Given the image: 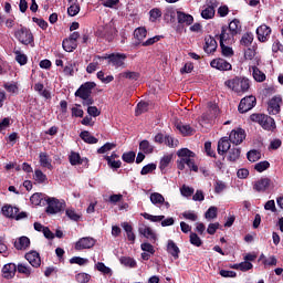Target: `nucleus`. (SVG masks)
Listing matches in <instances>:
<instances>
[{"instance_id": "31", "label": "nucleus", "mask_w": 283, "mask_h": 283, "mask_svg": "<svg viewBox=\"0 0 283 283\" xmlns=\"http://www.w3.org/2000/svg\"><path fill=\"white\" fill-rule=\"evenodd\" d=\"M235 36L234 34H231V31H229V28L227 25H223L221 28V34H220V45L222 43H227V41H231Z\"/></svg>"}, {"instance_id": "25", "label": "nucleus", "mask_w": 283, "mask_h": 283, "mask_svg": "<svg viewBox=\"0 0 283 283\" xmlns=\"http://www.w3.org/2000/svg\"><path fill=\"white\" fill-rule=\"evenodd\" d=\"M250 72H252V76L256 83H264L266 81V74L258 69V66H251Z\"/></svg>"}, {"instance_id": "24", "label": "nucleus", "mask_w": 283, "mask_h": 283, "mask_svg": "<svg viewBox=\"0 0 283 283\" xmlns=\"http://www.w3.org/2000/svg\"><path fill=\"white\" fill-rule=\"evenodd\" d=\"M216 8H218V3L213 2L211 6H208L206 9L201 11L202 19H213L216 17Z\"/></svg>"}, {"instance_id": "17", "label": "nucleus", "mask_w": 283, "mask_h": 283, "mask_svg": "<svg viewBox=\"0 0 283 283\" xmlns=\"http://www.w3.org/2000/svg\"><path fill=\"white\" fill-rule=\"evenodd\" d=\"M256 35L261 43L269 41V36H271V29L266 24H262L256 29Z\"/></svg>"}, {"instance_id": "9", "label": "nucleus", "mask_w": 283, "mask_h": 283, "mask_svg": "<svg viewBox=\"0 0 283 283\" xmlns=\"http://www.w3.org/2000/svg\"><path fill=\"white\" fill-rule=\"evenodd\" d=\"M255 103L256 98L253 95L243 97L239 104L240 114H247V112H251V109L255 107Z\"/></svg>"}, {"instance_id": "19", "label": "nucleus", "mask_w": 283, "mask_h": 283, "mask_svg": "<svg viewBox=\"0 0 283 283\" xmlns=\"http://www.w3.org/2000/svg\"><path fill=\"white\" fill-rule=\"evenodd\" d=\"M138 233L144 238H147V240L150 242H156L157 240L156 232H154V230L147 226H140L138 228Z\"/></svg>"}, {"instance_id": "35", "label": "nucleus", "mask_w": 283, "mask_h": 283, "mask_svg": "<svg viewBox=\"0 0 283 283\" xmlns=\"http://www.w3.org/2000/svg\"><path fill=\"white\" fill-rule=\"evenodd\" d=\"M70 164L75 167L76 165H83V159L81 158V154L76 151H71V155L69 156Z\"/></svg>"}, {"instance_id": "28", "label": "nucleus", "mask_w": 283, "mask_h": 283, "mask_svg": "<svg viewBox=\"0 0 283 283\" xmlns=\"http://www.w3.org/2000/svg\"><path fill=\"white\" fill-rule=\"evenodd\" d=\"M80 138H82V140L84 143H86L87 145H96L98 143V138L92 136V134L90 133V130H83L80 134Z\"/></svg>"}, {"instance_id": "29", "label": "nucleus", "mask_w": 283, "mask_h": 283, "mask_svg": "<svg viewBox=\"0 0 283 283\" xmlns=\"http://www.w3.org/2000/svg\"><path fill=\"white\" fill-rule=\"evenodd\" d=\"M229 32H231V34H240V32H242V23H240V20L238 19H233L228 27Z\"/></svg>"}, {"instance_id": "1", "label": "nucleus", "mask_w": 283, "mask_h": 283, "mask_svg": "<svg viewBox=\"0 0 283 283\" xmlns=\"http://www.w3.org/2000/svg\"><path fill=\"white\" fill-rule=\"evenodd\" d=\"M226 87L239 96L247 94L251 90V80L249 77L235 76L224 82Z\"/></svg>"}, {"instance_id": "5", "label": "nucleus", "mask_w": 283, "mask_h": 283, "mask_svg": "<svg viewBox=\"0 0 283 283\" xmlns=\"http://www.w3.org/2000/svg\"><path fill=\"white\" fill-rule=\"evenodd\" d=\"M14 36L22 45H32V43H34V34H32L30 29L23 25L14 32Z\"/></svg>"}, {"instance_id": "57", "label": "nucleus", "mask_w": 283, "mask_h": 283, "mask_svg": "<svg viewBox=\"0 0 283 283\" xmlns=\"http://www.w3.org/2000/svg\"><path fill=\"white\" fill-rule=\"evenodd\" d=\"M65 213L73 222H78L81 220V214L76 213L75 209H66Z\"/></svg>"}, {"instance_id": "14", "label": "nucleus", "mask_w": 283, "mask_h": 283, "mask_svg": "<svg viewBox=\"0 0 283 283\" xmlns=\"http://www.w3.org/2000/svg\"><path fill=\"white\" fill-rule=\"evenodd\" d=\"M24 258L34 269H39V266H41V255L39 254V252L30 251L24 255Z\"/></svg>"}, {"instance_id": "3", "label": "nucleus", "mask_w": 283, "mask_h": 283, "mask_svg": "<svg viewBox=\"0 0 283 283\" xmlns=\"http://www.w3.org/2000/svg\"><path fill=\"white\" fill-rule=\"evenodd\" d=\"M250 120H252V123H258L263 129H266L268 132H273V129H275V119L269 115L252 114L250 116Z\"/></svg>"}, {"instance_id": "62", "label": "nucleus", "mask_w": 283, "mask_h": 283, "mask_svg": "<svg viewBox=\"0 0 283 283\" xmlns=\"http://www.w3.org/2000/svg\"><path fill=\"white\" fill-rule=\"evenodd\" d=\"M179 132L182 134V136H193V128L189 125H179Z\"/></svg>"}, {"instance_id": "20", "label": "nucleus", "mask_w": 283, "mask_h": 283, "mask_svg": "<svg viewBox=\"0 0 283 283\" xmlns=\"http://www.w3.org/2000/svg\"><path fill=\"white\" fill-rule=\"evenodd\" d=\"M205 41H206L203 46L205 52L207 54H213V52L218 50V42L211 35L206 36Z\"/></svg>"}, {"instance_id": "30", "label": "nucleus", "mask_w": 283, "mask_h": 283, "mask_svg": "<svg viewBox=\"0 0 283 283\" xmlns=\"http://www.w3.org/2000/svg\"><path fill=\"white\" fill-rule=\"evenodd\" d=\"M124 231H126L127 240L134 244L136 242V234L134 233V228L128 222L122 223Z\"/></svg>"}, {"instance_id": "27", "label": "nucleus", "mask_w": 283, "mask_h": 283, "mask_svg": "<svg viewBox=\"0 0 283 283\" xmlns=\"http://www.w3.org/2000/svg\"><path fill=\"white\" fill-rule=\"evenodd\" d=\"M39 159H40L41 167H44L45 169H50V171L54 169V167L52 166V159H50V156L48 155V153H40Z\"/></svg>"}, {"instance_id": "45", "label": "nucleus", "mask_w": 283, "mask_h": 283, "mask_svg": "<svg viewBox=\"0 0 283 283\" xmlns=\"http://www.w3.org/2000/svg\"><path fill=\"white\" fill-rule=\"evenodd\" d=\"M122 78H127L128 81H138L140 78V74L134 71H126L120 73Z\"/></svg>"}, {"instance_id": "49", "label": "nucleus", "mask_w": 283, "mask_h": 283, "mask_svg": "<svg viewBox=\"0 0 283 283\" xmlns=\"http://www.w3.org/2000/svg\"><path fill=\"white\" fill-rule=\"evenodd\" d=\"M134 36H135V39H137V41H143L144 39H147V29H145L143 27L137 28L134 31Z\"/></svg>"}, {"instance_id": "10", "label": "nucleus", "mask_w": 283, "mask_h": 283, "mask_svg": "<svg viewBox=\"0 0 283 283\" xmlns=\"http://www.w3.org/2000/svg\"><path fill=\"white\" fill-rule=\"evenodd\" d=\"M244 138H247V133L242 128L233 129L229 135V140L232 145H242Z\"/></svg>"}, {"instance_id": "37", "label": "nucleus", "mask_w": 283, "mask_h": 283, "mask_svg": "<svg viewBox=\"0 0 283 283\" xmlns=\"http://www.w3.org/2000/svg\"><path fill=\"white\" fill-rule=\"evenodd\" d=\"M18 273H21L22 275H25L27 277H30L32 275V268L29 265H25V263H19L17 265Z\"/></svg>"}, {"instance_id": "8", "label": "nucleus", "mask_w": 283, "mask_h": 283, "mask_svg": "<svg viewBox=\"0 0 283 283\" xmlns=\"http://www.w3.org/2000/svg\"><path fill=\"white\" fill-rule=\"evenodd\" d=\"M125 61H127V55L125 53H112L108 56V65H113V67H125Z\"/></svg>"}, {"instance_id": "36", "label": "nucleus", "mask_w": 283, "mask_h": 283, "mask_svg": "<svg viewBox=\"0 0 283 283\" xmlns=\"http://www.w3.org/2000/svg\"><path fill=\"white\" fill-rule=\"evenodd\" d=\"M240 154L241 150L238 147H232L229 150V155H228V160H230V163H235V160L240 159Z\"/></svg>"}, {"instance_id": "6", "label": "nucleus", "mask_w": 283, "mask_h": 283, "mask_svg": "<svg viewBox=\"0 0 283 283\" xmlns=\"http://www.w3.org/2000/svg\"><path fill=\"white\" fill-rule=\"evenodd\" d=\"M46 213L48 216H54L56 213H61L63 209H65V201H60L59 199L52 197H46Z\"/></svg>"}, {"instance_id": "53", "label": "nucleus", "mask_w": 283, "mask_h": 283, "mask_svg": "<svg viewBox=\"0 0 283 283\" xmlns=\"http://www.w3.org/2000/svg\"><path fill=\"white\" fill-rule=\"evenodd\" d=\"M43 198H45V195L41 192H35L31 196L30 200L32 205H35V207H38L43 201Z\"/></svg>"}, {"instance_id": "46", "label": "nucleus", "mask_w": 283, "mask_h": 283, "mask_svg": "<svg viewBox=\"0 0 283 283\" xmlns=\"http://www.w3.org/2000/svg\"><path fill=\"white\" fill-rule=\"evenodd\" d=\"M95 269L97 271H99V273H103V275H112L113 274V272L109 269V266L105 265V263H103V262H97L95 264Z\"/></svg>"}, {"instance_id": "41", "label": "nucleus", "mask_w": 283, "mask_h": 283, "mask_svg": "<svg viewBox=\"0 0 283 283\" xmlns=\"http://www.w3.org/2000/svg\"><path fill=\"white\" fill-rule=\"evenodd\" d=\"M34 180L35 182H39V185H43V182H48V175L43 174V170L41 169H35Z\"/></svg>"}, {"instance_id": "18", "label": "nucleus", "mask_w": 283, "mask_h": 283, "mask_svg": "<svg viewBox=\"0 0 283 283\" xmlns=\"http://www.w3.org/2000/svg\"><path fill=\"white\" fill-rule=\"evenodd\" d=\"M14 275H17V264L8 263V264L3 265L2 277H4V280H12V277H14Z\"/></svg>"}, {"instance_id": "11", "label": "nucleus", "mask_w": 283, "mask_h": 283, "mask_svg": "<svg viewBox=\"0 0 283 283\" xmlns=\"http://www.w3.org/2000/svg\"><path fill=\"white\" fill-rule=\"evenodd\" d=\"M118 33V30H116L115 27L112 24H107L103 28V30L99 32L101 39H105V41H108V43H112L114 41V38Z\"/></svg>"}, {"instance_id": "21", "label": "nucleus", "mask_w": 283, "mask_h": 283, "mask_svg": "<svg viewBox=\"0 0 283 283\" xmlns=\"http://www.w3.org/2000/svg\"><path fill=\"white\" fill-rule=\"evenodd\" d=\"M231 149V142L227 137H222L218 142V155L219 156H224L226 153H228Z\"/></svg>"}, {"instance_id": "52", "label": "nucleus", "mask_w": 283, "mask_h": 283, "mask_svg": "<svg viewBox=\"0 0 283 283\" xmlns=\"http://www.w3.org/2000/svg\"><path fill=\"white\" fill-rule=\"evenodd\" d=\"M189 242L192 247H202V239H200L196 232H190Z\"/></svg>"}, {"instance_id": "63", "label": "nucleus", "mask_w": 283, "mask_h": 283, "mask_svg": "<svg viewBox=\"0 0 283 283\" xmlns=\"http://www.w3.org/2000/svg\"><path fill=\"white\" fill-rule=\"evenodd\" d=\"M156 164H147L144 166L140 170L142 176H147V174H151L153 171H156Z\"/></svg>"}, {"instance_id": "43", "label": "nucleus", "mask_w": 283, "mask_h": 283, "mask_svg": "<svg viewBox=\"0 0 283 283\" xmlns=\"http://www.w3.org/2000/svg\"><path fill=\"white\" fill-rule=\"evenodd\" d=\"M150 202H153L157 207L158 205H165V197L160 195V192H153L150 195Z\"/></svg>"}, {"instance_id": "42", "label": "nucleus", "mask_w": 283, "mask_h": 283, "mask_svg": "<svg viewBox=\"0 0 283 283\" xmlns=\"http://www.w3.org/2000/svg\"><path fill=\"white\" fill-rule=\"evenodd\" d=\"M109 169H120L123 167V161L116 159H109V156H104Z\"/></svg>"}, {"instance_id": "64", "label": "nucleus", "mask_w": 283, "mask_h": 283, "mask_svg": "<svg viewBox=\"0 0 283 283\" xmlns=\"http://www.w3.org/2000/svg\"><path fill=\"white\" fill-rule=\"evenodd\" d=\"M259 158H261L260 151L258 150L248 151V160H250V163H258Z\"/></svg>"}, {"instance_id": "34", "label": "nucleus", "mask_w": 283, "mask_h": 283, "mask_svg": "<svg viewBox=\"0 0 283 283\" xmlns=\"http://www.w3.org/2000/svg\"><path fill=\"white\" fill-rule=\"evenodd\" d=\"M178 23H186V25H191L193 23V17L185 12H178Z\"/></svg>"}, {"instance_id": "60", "label": "nucleus", "mask_w": 283, "mask_h": 283, "mask_svg": "<svg viewBox=\"0 0 283 283\" xmlns=\"http://www.w3.org/2000/svg\"><path fill=\"white\" fill-rule=\"evenodd\" d=\"M271 167V164L269 161H260L255 164L254 169L259 171V174H262V171H266Z\"/></svg>"}, {"instance_id": "13", "label": "nucleus", "mask_w": 283, "mask_h": 283, "mask_svg": "<svg viewBox=\"0 0 283 283\" xmlns=\"http://www.w3.org/2000/svg\"><path fill=\"white\" fill-rule=\"evenodd\" d=\"M211 67H214V70H220V72H229L231 70V63H229L224 59H214L210 63Z\"/></svg>"}, {"instance_id": "12", "label": "nucleus", "mask_w": 283, "mask_h": 283, "mask_svg": "<svg viewBox=\"0 0 283 283\" xmlns=\"http://www.w3.org/2000/svg\"><path fill=\"white\" fill-rule=\"evenodd\" d=\"M96 244V240L92 237L81 238L75 243V251H83V249H92Z\"/></svg>"}, {"instance_id": "16", "label": "nucleus", "mask_w": 283, "mask_h": 283, "mask_svg": "<svg viewBox=\"0 0 283 283\" xmlns=\"http://www.w3.org/2000/svg\"><path fill=\"white\" fill-rule=\"evenodd\" d=\"M280 107H282V97L274 96L269 102L268 112H270V114L276 115L280 112Z\"/></svg>"}, {"instance_id": "38", "label": "nucleus", "mask_w": 283, "mask_h": 283, "mask_svg": "<svg viewBox=\"0 0 283 283\" xmlns=\"http://www.w3.org/2000/svg\"><path fill=\"white\" fill-rule=\"evenodd\" d=\"M179 191H180V193H181V196H182L184 198L189 199V198H191V196H193V192H195L196 190L193 189V187H189L188 185H182V186L180 187Z\"/></svg>"}, {"instance_id": "4", "label": "nucleus", "mask_w": 283, "mask_h": 283, "mask_svg": "<svg viewBox=\"0 0 283 283\" xmlns=\"http://www.w3.org/2000/svg\"><path fill=\"white\" fill-rule=\"evenodd\" d=\"M219 112L220 109L218 108V104L209 102L207 111L201 115V125H209V123H213V120L218 118Z\"/></svg>"}, {"instance_id": "39", "label": "nucleus", "mask_w": 283, "mask_h": 283, "mask_svg": "<svg viewBox=\"0 0 283 283\" xmlns=\"http://www.w3.org/2000/svg\"><path fill=\"white\" fill-rule=\"evenodd\" d=\"M167 252L172 255V258H178V245L172 240H168Z\"/></svg>"}, {"instance_id": "7", "label": "nucleus", "mask_w": 283, "mask_h": 283, "mask_svg": "<svg viewBox=\"0 0 283 283\" xmlns=\"http://www.w3.org/2000/svg\"><path fill=\"white\" fill-rule=\"evenodd\" d=\"M96 87L94 82H85L83 83L78 90L75 92L76 98L87 99L92 96V90Z\"/></svg>"}, {"instance_id": "32", "label": "nucleus", "mask_w": 283, "mask_h": 283, "mask_svg": "<svg viewBox=\"0 0 283 283\" xmlns=\"http://www.w3.org/2000/svg\"><path fill=\"white\" fill-rule=\"evenodd\" d=\"M62 48L65 52H74V50L78 48V44L73 40H69V38H65L62 42Z\"/></svg>"}, {"instance_id": "59", "label": "nucleus", "mask_w": 283, "mask_h": 283, "mask_svg": "<svg viewBox=\"0 0 283 283\" xmlns=\"http://www.w3.org/2000/svg\"><path fill=\"white\" fill-rule=\"evenodd\" d=\"M253 43V34L252 33H245L243 34L241 39V45H244L245 48H249Z\"/></svg>"}, {"instance_id": "55", "label": "nucleus", "mask_w": 283, "mask_h": 283, "mask_svg": "<svg viewBox=\"0 0 283 283\" xmlns=\"http://www.w3.org/2000/svg\"><path fill=\"white\" fill-rule=\"evenodd\" d=\"M112 149H116V144L106 143L97 149V154H107V151H112Z\"/></svg>"}, {"instance_id": "23", "label": "nucleus", "mask_w": 283, "mask_h": 283, "mask_svg": "<svg viewBox=\"0 0 283 283\" xmlns=\"http://www.w3.org/2000/svg\"><path fill=\"white\" fill-rule=\"evenodd\" d=\"M17 213H19L18 207H12L10 205H4L2 207V216H4L6 218H11V220H14Z\"/></svg>"}, {"instance_id": "61", "label": "nucleus", "mask_w": 283, "mask_h": 283, "mask_svg": "<svg viewBox=\"0 0 283 283\" xmlns=\"http://www.w3.org/2000/svg\"><path fill=\"white\" fill-rule=\"evenodd\" d=\"M75 67H76V63L67 62V64L64 66V70H63L65 76H73Z\"/></svg>"}, {"instance_id": "2", "label": "nucleus", "mask_w": 283, "mask_h": 283, "mask_svg": "<svg viewBox=\"0 0 283 283\" xmlns=\"http://www.w3.org/2000/svg\"><path fill=\"white\" fill-rule=\"evenodd\" d=\"M178 169H185V165L190 169V171L198 172V165H196V153L189 150V148H181L178 151Z\"/></svg>"}, {"instance_id": "26", "label": "nucleus", "mask_w": 283, "mask_h": 283, "mask_svg": "<svg viewBox=\"0 0 283 283\" xmlns=\"http://www.w3.org/2000/svg\"><path fill=\"white\" fill-rule=\"evenodd\" d=\"M30 247V238L28 237H20L18 240L14 241V248L17 251H25Z\"/></svg>"}, {"instance_id": "56", "label": "nucleus", "mask_w": 283, "mask_h": 283, "mask_svg": "<svg viewBox=\"0 0 283 283\" xmlns=\"http://www.w3.org/2000/svg\"><path fill=\"white\" fill-rule=\"evenodd\" d=\"M76 282L78 283H88L92 280V275L82 272L75 275Z\"/></svg>"}, {"instance_id": "47", "label": "nucleus", "mask_w": 283, "mask_h": 283, "mask_svg": "<svg viewBox=\"0 0 283 283\" xmlns=\"http://www.w3.org/2000/svg\"><path fill=\"white\" fill-rule=\"evenodd\" d=\"M78 12H81V4H78V2H73L67 8L69 17H76V14H78Z\"/></svg>"}, {"instance_id": "50", "label": "nucleus", "mask_w": 283, "mask_h": 283, "mask_svg": "<svg viewBox=\"0 0 283 283\" xmlns=\"http://www.w3.org/2000/svg\"><path fill=\"white\" fill-rule=\"evenodd\" d=\"M120 264L124 266H129L130 269H136V260L129 256H122L119 259Z\"/></svg>"}, {"instance_id": "15", "label": "nucleus", "mask_w": 283, "mask_h": 283, "mask_svg": "<svg viewBox=\"0 0 283 283\" xmlns=\"http://www.w3.org/2000/svg\"><path fill=\"white\" fill-rule=\"evenodd\" d=\"M177 17H178V8L170 6L166 9V12L164 14L165 21H167L171 25H175Z\"/></svg>"}, {"instance_id": "44", "label": "nucleus", "mask_w": 283, "mask_h": 283, "mask_svg": "<svg viewBox=\"0 0 283 283\" xmlns=\"http://www.w3.org/2000/svg\"><path fill=\"white\" fill-rule=\"evenodd\" d=\"M163 17V11L160 8H154L149 11V21L151 23H156L157 19H160Z\"/></svg>"}, {"instance_id": "54", "label": "nucleus", "mask_w": 283, "mask_h": 283, "mask_svg": "<svg viewBox=\"0 0 283 283\" xmlns=\"http://www.w3.org/2000/svg\"><path fill=\"white\" fill-rule=\"evenodd\" d=\"M205 218L206 220H213L216 218H218V208L216 207H210L206 213H205Z\"/></svg>"}, {"instance_id": "58", "label": "nucleus", "mask_w": 283, "mask_h": 283, "mask_svg": "<svg viewBox=\"0 0 283 283\" xmlns=\"http://www.w3.org/2000/svg\"><path fill=\"white\" fill-rule=\"evenodd\" d=\"M160 39H164V36L163 35H155L153 38H149L145 42H143L142 45H143V48H149V45H154V43H158V41H160Z\"/></svg>"}, {"instance_id": "51", "label": "nucleus", "mask_w": 283, "mask_h": 283, "mask_svg": "<svg viewBox=\"0 0 283 283\" xmlns=\"http://www.w3.org/2000/svg\"><path fill=\"white\" fill-rule=\"evenodd\" d=\"M174 158L172 155H166L161 158L159 163V169L160 171H165L166 168L169 167V164L171 163V159Z\"/></svg>"}, {"instance_id": "22", "label": "nucleus", "mask_w": 283, "mask_h": 283, "mask_svg": "<svg viewBox=\"0 0 283 283\" xmlns=\"http://www.w3.org/2000/svg\"><path fill=\"white\" fill-rule=\"evenodd\" d=\"M271 187V179L269 178H261L258 181H255L253 189L255 191L262 192L266 191Z\"/></svg>"}, {"instance_id": "48", "label": "nucleus", "mask_w": 283, "mask_h": 283, "mask_svg": "<svg viewBox=\"0 0 283 283\" xmlns=\"http://www.w3.org/2000/svg\"><path fill=\"white\" fill-rule=\"evenodd\" d=\"M122 160L132 165L136 160V153L135 151H127L122 155Z\"/></svg>"}, {"instance_id": "40", "label": "nucleus", "mask_w": 283, "mask_h": 283, "mask_svg": "<svg viewBox=\"0 0 283 283\" xmlns=\"http://www.w3.org/2000/svg\"><path fill=\"white\" fill-rule=\"evenodd\" d=\"M13 54H15V61L19 65H27L28 64V55L21 53L19 50L14 49Z\"/></svg>"}, {"instance_id": "33", "label": "nucleus", "mask_w": 283, "mask_h": 283, "mask_svg": "<svg viewBox=\"0 0 283 283\" xmlns=\"http://www.w3.org/2000/svg\"><path fill=\"white\" fill-rule=\"evenodd\" d=\"M139 149L143 154H154V145L149 140L144 139L139 143Z\"/></svg>"}]
</instances>
